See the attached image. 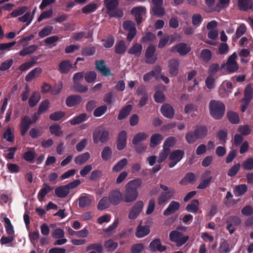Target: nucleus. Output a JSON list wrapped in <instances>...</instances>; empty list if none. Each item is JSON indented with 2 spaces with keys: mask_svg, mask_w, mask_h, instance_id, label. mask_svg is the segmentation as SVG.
Returning <instances> with one entry per match:
<instances>
[{
  "mask_svg": "<svg viewBox=\"0 0 253 253\" xmlns=\"http://www.w3.org/2000/svg\"><path fill=\"white\" fill-rule=\"evenodd\" d=\"M161 113L168 118H172L174 112L172 107L169 104H164L161 108Z\"/></svg>",
  "mask_w": 253,
  "mask_h": 253,
  "instance_id": "nucleus-25",
  "label": "nucleus"
},
{
  "mask_svg": "<svg viewBox=\"0 0 253 253\" xmlns=\"http://www.w3.org/2000/svg\"><path fill=\"white\" fill-rule=\"evenodd\" d=\"M227 117L229 121L232 124H237L239 122V115L235 112L231 111L227 112Z\"/></svg>",
  "mask_w": 253,
  "mask_h": 253,
  "instance_id": "nucleus-51",
  "label": "nucleus"
},
{
  "mask_svg": "<svg viewBox=\"0 0 253 253\" xmlns=\"http://www.w3.org/2000/svg\"><path fill=\"white\" fill-rule=\"evenodd\" d=\"M211 175V171H205L201 175L200 183L197 186V188L205 189L207 188L212 179V176Z\"/></svg>",
  "mask_w": 253,
  "mask_h": 253,
  "instance_id": "nucleus-7",
  "label": "nucleus"
},
{
  "mask_svg": "<svg viewBox=\"0 0 253 253\" xmlns=\"http://www.w3.org/2000/svg\"><path fill=\"white\" fill-rule=\"evenodd\" d=\"M53 27L51 26H47L43 28L39 33V36L41 38L45 37L53 33Z\"/></svg>",
  "mask_w": 253,
  "mask_h": 253,
  "instance_id": "nucleus-59",
  "label": "nucleus"
},
{
  "mask_svg": "<svg viewBox=\"0 0 253 253\" xmlns=\"http://www.w3.org/2000/svg\"><path fill=\"white\" fill-rule=\"evenodd\" d=\"M87 251L93 250L96 253H102L103 251V247L101 244L98 243H93L87 246L86 248Z\"/></svg>",
  "mask_w": 253,
  "mask_h": 253,
  "instance_id": "nucleus-40",
  "label": "nucleus"
},
{
  "mask_svg": "<svg viewBox=\"0 0 253 253\" xmlns=\"http://www.w3.org/2000/svg\"><path fill=\"white\" fill-rule=\"evenodd\" d=\"M82 100V98L79 95H73L67 97L66 104L67 106L71 107L80 104Z\"/></svg>",
  "mask_w": 253,
  "mask_h": 253,
  "instance_id": "nucleus-17",
  "label": "nucleus"
},
{
  "mask_svg": "<svg viewBox=\"0 0 253 253\" xmlns=\"http://www.w3.org/2000/svg\"><path fill=\"white\" fill-rule=\"evenodd\" d=\"M90 157V154L88 152H85L76 157L74 161L76 165L80 166L85 163Z\"/></svg>",
  "mask_w": 253,
  "mask_h": 253,
  "instance_id": "nucleus-29",
  "label": "nucleus"
},
{
  "mask_svg": "<svg viewBox=\"0 0 253 253\" xmlns=\"http://www.w3.org/2000/svg\"><path fill=\"white\" fill-rule=\"evenodd\" d=\"M238 6L240 10L246 11L252 8L253 2L252 0H238Z\"/></svg>",
  "mask_w": 253,
  "mask_h": 253,
  "instance_id": "nucleus-27",
  "label": "nucleus"
},
{
  "mask_svg": "<svg viewBox=\"0 0 253 253\" xmlns=\"http://www.w3.org/2000/svg\"><path fill=\"white\" fill-rule=\"evenodd\" d=\"M186 228L179 226L176 230L172 231L169 233V239L171 241L176 243L177 246L180 247L185 244L189 239L188 236H184L180 231H186Z\"/></svg>",
  "mask_w": 253,
  "mask_h": 253,
  "instance_id": "nucleus-3",
  "label": "nucleus"
},
{
  "mask_svg": "<svg viewBox=\"0 0 253 253\" xmlns=\"http://www.w3.org/2000/svg\"><path fill=\"white\" fill-rule=\"evenodd\" d=\"M142 50V46L139 43H135L128 49V53L135 56H139Z\"/></svg>",
  "mask_w": 253,
  "mask_h": 253,
  "instance_id": "nucleus-32",
  "label": "nucleus"
},
{
  "mask_svg": "<svg viewBox=\"0 0 253 253\" xmlns=\"http://www.w3.org/2000/svg\"><path fill=\"white\" fill-rule=\"evenodd\" d=\"M126 132L125 130L121 131L118 135L117 147L118 149L123 150L126 146Z\"/></svg>",
  "mask_w": 253,
  "mask_h": 253,
  "instance_id": "nucleus-15",
  "label": "nucleus"
},
{
  "mask_svg": "<svg viewBox=\"0 0 253 253\" xmlns=\"http://www.w3.org/2000/svg\"><path fill=\"white\" fill-rule=\"evenodd\" d=\"M109 132L103 126L96 128L93 133V140L95 144L99 142L105 143L109 139Z\"/></svg>",
  "mask_w": 253,
  "mask_h": 253,
  "instance_id": "nucleus-4",
  "label": "nucleus"
},
{
  "mask_svg": "<svg viewBox=\"0 0 253 253\" xmlns=\"http://www.w3.org/2000/svg\"><path fill=\"white\" fill-rule=\"evenodd\" d=\"M122 199H123V195L119 190L112 192L109 198L110 203L114 205L119 204Z\"/></svg>",
  "mask_w": 253,
  "mask_h": 253,
  "instance_id": "nucleus-23",
  "label": "nucleus"
},
{
  "mask_svg": "<svg viewBox=\"0 0 253 253\" xmlns=\"http://www.w3.org/2000/svg\"><path fill=\"white\" fill-rule=\"evenodd\" d=\"M152 9L153 14L158 17H161L165 14V9L161 6L154 5Z\"/></svg>",
  "mask_w": 253,
  "mask_h": 253,
  "instance_id": "nucleus-63",
  "label": "nucleus"
},
{
  "mask_svg": "<svg viewBox=\"0 0 253 253\" xmlns=\"http://www.w3.org/2000/svg\"><path fill=\"white\" fill-rule=\"evenodd\" d=\"M95 67L96 69L104 76L113 75L110 74V70L105 65V62L103 60H97L95 62Z\"/></svg>",
  "mask_w": 253,
  "mask_h": 253,
  "instance_id": "nucleus-13",
  "label": "nucleus"
},
{
  "mask_svg": "<svg viewBox=\"0 0 253 253\" xmlns=\"http://www.w3.org/2000/svg\"><path fill=\"white\" fill-rule=\"evenodd\" d=\"M3 220L6 224L5 227L7 234L8 235H13L14 231L10 219L7 217H4L3 218Z\"/></svg>",
  "mask_w": 253,
  "mask_h": 253,
  "instance_id": "nucleus-52",
  "label": "nucleus"
},
{
  "mask_svg": "<svg viewBox=\"0 0 253 253\" xmlns=\"http://www.w3.org/2000/svg\"><path fill=\"white\" fill-rule=\"evenodd\" d=\"M156 47L153 45H149L145 51L146 62L149 64H153L157 60V57L154 54Z\"/></svg>",
  "mask_w": 253,
  "mask_h": 253,
  "instance_id": "nucleus-11",
  "label": "nucleus"
},
{
  "mask_svg": "<svg viewBox=\"0 0 253 253\" xmlns=\"http://www.w3.org/2000/svg\"><path fill=\"white\" fill-rule=\"evenodd\" d=\"M119 0H104V4L108 11L114 10L118 5Z\"/></svg>",
  "mask_w": 253,
  "mask_h": 253,
  "instance_id": "nucleus-41",
  "label": "nucleus"
},
{
  "mask_svg": "<svg viewBox=\"0 0 253 253\" xmlns=\"http://www.w3.org/2000/svg\"><path fill=\"white\" fill-rule=\"evenodd\" d=\"M237 57V54L235 52L233 53L231 55L229 56L227 62L221 65V68H223L224 67H226L228 72H236L239 68L238 64L236 61Z\"/></svg>",
  "mask_w": 253,
  "mask_h": 253,
  "instance_id": "nucleus-5",
  "label": "nucleus"
},
{
  "mask_svg": "<svg viewBox=\"0 0 253 253\" xmlns=\"http://www.w3.org/2000/svg\"><path fill=\"white\" fill-rule=\"evenodd\" d=\"M38 48V46L36 45H31L28 47L24 48L20 51L19 55L22 56H25L27 55L34 53Z\"/></svg>",
  "mask_w": 253,
  "mask_h": 253,
  "instance_id": "nucleus-45",
  "label": "nucleus"
},
{
  "mask_svg": "<svg viewBox=\"0 0 253 253\" xmlns=\"http://www.w3.org/2000/svg\"><path fill=\"white\" fill-rule=\"evenodd\" d=\"M232 247L230 246L229 243L224 241L220 244L219 247V252L221 253H228L230 252Z\"/></svg>",
  "mask_w": 253,
  "mask_h": 253,
  "instance_id": "nucleus-53",
  "label": "nucleus"
},
{
  "mask_svg": "<svg viewBox=\"0 0 253 253\" xmlns=\"http://www.w3.org/2000/svg\"><path fill=\"white\" fill-rule=\"evenodd\" d=\"M123 27L128 33L127 36V40L129 42L131 41L137 33L135 23L130 20L126 21L124 22Z\"/></svg>",
  "mask_w": 253,
  "mask_h": 253,
  "instance_id": "nucleus-6",
  "label": "nucleus"
},
{
  "mask_svg": "<svg viewBox=\"0 0 253 253\" xmlns=\"http://www.w3.org/2000/svg\"><path fill=\"white\" fill-rule=\"evenodd\" d=\"M126 46L123 41L118 42L115 45V52L117 54H123L126 51Z\"/></svg>",
  "mask_w": 253,
  "mask_h": 253,
  "instance_id": "nucleus-50",
  "label": "nucleus"
},
{
  "mask_svg": "<svg viewBox=\"0 0 253 253\" xmlns=\"http://www.w3.org/2000/svg\"><path fill=\"white\" fill-rule=\"evenodd\" d=\"M142 184V181L140 178H135L128 181L125 185V190L122 195L123 201L127 203L134 202L138 197L137 189Z\"/></svg>",
  "mask_w": 253,
  "mask_h": 253,
  "instance_id": "nucleus-1",
  "label": "nucleus"
},
{
  "mask_svg": "<svg viewBox=\"0 0 253 253\" xmlns=\"http://www.w3.org/2000/svg\"><path fill=\"white\" fill-rule=\"evenodd\" d=\"M41 96L39 92H35L33 93L29 100V105L31 107H34L39 102Z\"/></svg>",
  "mask_w": 253,
  "mask_h": 253,
  "instance_id": "nucleus-42",
  "label": "nucleus"
},
{
  "mask_svg": "<svg viewBox=\"0 0 253 253\" xmlns=\"http://www.w3.org/2000/svg\"><path fill=\"white\" fill-rule=\"evenodd\" d=\"M70 193V191L66 185L60 186L55 189V194L57 197L61 198L66 197Z\"/></svg>",
  "mask_w": 253,
  "mask_h": 253,
  "instance_id": "nucleus-28",
  "label": "nucleus"
},
{
  "mask_svg": "<svg viewBox=\"0 0 253 253\" xmlns=\"http://www.w3.org/2000/svg\"><path fill=\"white\" fill-rule=\"evenodd\" d=\"M127 160L126 158H124L119 161L112 168V170L114 172H119L127 165Z\"/></svg>",
  "mask_w": 253,
  "mask_h": 253,
  "instance_id": "nucleus-44",
  "label": "nucleus"
},
{
  "mask_svg": "<svg viewBox=\"0 0 253 253\" xmlns=\"http://www.w3.org/2000/svg\"><path fill=\"white\" fill-rule=\"evenodd\" d=\"M212 53L208 49H203L200 54V58L205 62H209L211 58Z\"/></svg>",
  "mask_w": 253,
  "mask_h": 253,
  "instance_id": "nucleus-49",
  "label": "nucleus"
},
{
  "mask_svg": "<svg viewBox=\"0 0 253 253\" xmlns=\"http://www.w3.org/2000/svg\"><path fill=\"white\" fill-rule=\"evenodd\" d=\"M211 115L215 119H221L224 114L225 107L220 101L211 100L209 103Z\"/></svg>",
  "mask_w": 253,
  "mask_h": 253,
  "instance_id": "nucleus-2",
  "label": "nucleus"
},
{
  "mask_svg": "<svg viewBox=\"0 0 253 253\" xmlns=\"http://www.w3.org/2000/svg\"><path fill=\"white\" fill-rule=\"evenodd\" d=\"M242 167L245 170H251L253 169V157H250L244 161Z\"/></svg>",
  "mask_w": 253,
  "mask_h": 253,
  "instance_id": "nucleus-47",
  "label": "nucleus"
},
{
  "mask_svg": "<svg viewBox=\"0 0 253 253\" xmlns=\"http://www.w3.org/2000/svg\"><path fill=\"white\" fill-rule=\"evenodd\" d=\"M183 155L184 152L180 150L172 151L169 156V159L170 160L169 164V167L171 168L175 166L181 160Z\"/></svg>",
  "mask_w": 253,
  "mask_h": 253,
  "instance_id": "nucleus-9",
  "label": "nucleus"
},
{
  "mask_svg": "<svg viewBox=\"0 0 253 253\" xmlns=\"http://www.w3.org/2000/svg\"><path fill=\"white\" fill-rule=\"evenodd\" d=\"M51 190V187L46 183H43V187L40 190L38 194V199L42 201L45 195Z\"/></svg>",
  "mask_w": 253,
  "mask_h": 253,
  "instance_id": "nucleus-36",
  "label": "nucleus"
},
{
  "mask_svg": "<svg viewBox=\"0 0 253 253\" xmlns=\"http://www.w3.org/2000/svg\"><path fill=\"white\" fill-rule=\"evenodd\" d=\"M199 202L198 200H193L191 204L187 205L186 210L191 212L196 213L199 210Z\"/></svg>",
  "mask_w": 253,
  "mask_h": 253,
  "instance_id": "nucleus-39",
  "label": "nucleus"
},
{
  "mask_svg": "<svg viewBox=\"0 0 253 253\" xmlns=\"http://www.w3.org/2000/svg\"><path fill=\"white\" fill-rule=\"evenodd\" d=\"M191 50L189 46L185 43H180L171 48V52H177L181 55L187 54Z\"/></svg>",
  "mask_w": 253,
  "mask_h": 253,
  "instance_id": "nucleus-12",
  "label": "nucleus"
},
{
  "mask_svg": "<svg viewBox=\"0 0 253 253\" xmlns=\"http://www.w3.org/2000/svg\"><path fill=\"white\" fill-rule=\"evenodd\" d=\"M179 208L180 204L178 202L172 201L170 202L167 209L164 211V215L166 216L169 215L178 211Z\"/></svg>",
  "mask_w": 253,
  "mask_h": 253,
  "instance_id": "nucleus-19",
  "label": "nucleus"
},
{
  "mask_svg": "<svg viewBox=\"0 0 253 253\" xmlns=\"http://www.w3.org/2000/svg\"><path fill=\"white\" fill-rule=\"evenodd\" d=\"M185 138L189 144L193 143L199 139L194 130L187 132L186 134Z\"/></svg>",
  "mask_w": 253,
  "mask_h": 253,
  "instance_id": "nucleus-55",
  "label": "nucleus"
},
{
  "mask_svg": "<svg viewBox=\"0 0 253 253\" xmlns=\"http://www.w3.org/2000/svg\"><path fill=\"white\" fill-rule=\"evenodd\" d=\"M244 97L241 101L250 102L253 97V87L250 84H248L244 89Z\"/></svg>",
  "mask_w": 253,
  "mask_h": 253,
  "instance_id": "nucleus-30",
  "label": "nucleus"
},
{
  "mask_svg": "<svg viewBox=\"0 0 253 253\" xmlns=\"http://www.w3.org/2000/svg\"><path fill=\"white\" fill-rule=\"evenodd\" d=\"M104 246L108 251L112 252L117 248L118 243L109 239L105 242Z\"/></svg>",
  "mask_w": 253,
  "mask_h": 253,
  "instance_id": "nucleus-61",
  "label": "nucleus"
},
{
  "mask_svg": "<svg viewBox=\"0 0 253 253\" xmlns=\"http://www.w3.org/2000/svg\"><path fill=\"white\" fill-rule=\"evenodd\" d=\"M143 203L138 201L132 206L128 213V218L130 219H134L137 218L142 210Z\"/></svg>",
  "mask_w": 253,
  "mask_h": 253,
  "instance_id": "nucleus-10",
  "label": "nucleus"
},
{
  "mask_svg": "<svg viewBox=\"0 0 253 253\" xmlns=\"http://www.w3.org/2000/svg\"><path fill=\"white\" fill-rule=\"evenodd\" d=\"M107 110V107L104 105L96 108L94 112L93 115L96 117H99L104 114Z\"/></svg>",
  "mask_w": 253,
  "mask_h": 253,
  "instance_id": "nucleus-57",
  "label": "nucleus"
},
{
  "mask_svg": "<svg viewBox=\"0 0 253 253\" xmlns=\"http://www.w3.org/2000/svg\"><path fill=\"white\" fill-rule=\"evenodd\" d=\"M97 6L96 3H91L82 8V11L83 13L88 14L94 12L97 8Z\"/></svg>",
  "mask_w": 253,
  "mask_h": 253,
  "instance_id": "nucleus-56",
  "label": "nucleus"
},
{
  "mask_svg": "<svg viewBox=\"0 0 253 253\" xmlns=\"http://www.w3.org/2000/svg\"><path fill=\"white\" fill-rule=\"evenodd\" d=\"M179 62L178 60L173 59L169 63V73L172 76H175L178 73V66Z\"/></svg>",
  "mask_w": 253,
  "mask_h": 253,
  "instance_id": "nucleus-24",
  "label": "nucleus"
},
{
  "mask_svg": "<svg viewBox=\"0 0 253 253\" xmlns=\"http://www.w3.org/2000/svg\"><path fill=\"white\" fill-rule=\"evenodd\" d=\"M32 123L31 119L28 116H24L22 119L20 124V132L22 135H24L26 133Z\"/></svg>",
  "mask_w": 253,
  "mask_h": 253,
  "instance_id": "nucleus-16",
  "label": "nucleus"
},
{
  "mask_svg": "<svg viewBox=\"0 0 253 253\" xmlns=\"http://www.w3.org/2000/svg\"><path fill=\"white\" fill-rule=\"evenodd\" d=\"M42 69L37 67L31 71L26 76L25 80L31 82L33 79L38 77L42 73Z\"/></svg>",
  "mask_w": 253,
  "mask_h": 253,
  "instance_id": "nucleus-31",
  "label": "nucleus"
},
{
  "mask_svg": "<svg viewBox=\"0 0 253 253\" xmlns=\"http://www.w3.org/2000/svg\"><path fill=\"white\" fill-rule=\"evenodd\" d=\"M150 233V229L147 226H138L136 229L135 235L138 238H142Z\"/></svg>",
  "mask_w": 253,
  "mask_h": 253,
  "instance_id": "nucleus-35",
  "label": "nucleus"
},
{
  "mask_svg": "<svg viewBox=\"0 0 253 253\" xmlns=\"http://www.w3.org/2000/svg\"><path fill=\"white\" fill-rule=\"evenodd\" d=\"M148 137L147 134L145 132H139L134 135L132 140L133 144L136 145L139 142L146 139Z\"/></svg>",
  "mask_w": 253,
  "mask_h": 253,
  "instance_id": "nucleus-43",
  "label": "nucleus"
},
{
  "mask_svg": "<svg viewBox=\"0 0 253 253\" xmlns=\"http://www.w3.org/2000/svg\"><path fill=\"white\" fill-rule=\"evenodd\" d=\"M198 139L205 137L208 133L207 128L205 126H200L194 130Z\"/></svg>",
  "mask_w": 253,
  "mask_h": 253,
  "instance_id": "nucleus-54",
  "label": "nucleus"
},
{
  "mask_svg": "<svg viewBox=\"0 0 253 253\" xmlns=\"http://www.w3.org/2000/svg\"><path fill=\"white\" fill-rule=\"evenodd\" d=\"M36 60L37 59L33 58L31 61L27 62L21 64L19 67V70L21 71H25L28 70L34 66L36 63Z\"/></svg>",
  "mask_w": 253,
  "mask_h": 253,
  "instance_id": "nucleus-60",
  "label": "nucleus"
},
{
  "mask_svg": "<svg viewBox=\"0 0 253 253\" xmlns=\"http://www.w3.org/2000/svg\"><path fill=\"white\" fill-rule=\"evenodd\" d=\"M88 119V116L86 113H82L70 121V123L72 125L79 124Z\"/></svg>",
  "mask_w": 253,
  "mask_h": 253,
  "instance_id": "nucleus-37",
  "label": "nucleus"
},
{
  "mask_svg": "<svg viewBox=\"0 0 253 253\" xmlns=\"http://www.w3.org/2000/svg\"><path fill=\"white\" fill-rule=\"evenodd\" d=\"M232 88V84L229 82H224L219 89V94L221 97H224L228 95L229 92H231Z\"/></svg>",
  "mask_w": 253,
  "mask_h": 253,
  "instance_id": "nucleus-22",
  "label": "nucleus"
},
{
  "mask_svg": "<svg viewBox=\"0 0 253 253\" xmlns=\"http://www.w3.org/2000/svg\"><path fill=\"white\" fill-rule=\"evenodd\" d=\"M174 193L175 190L172 188L170 189V190L168 192H164L162 193L158 198V204L159 205L164 204L167 201L170 199Z\"/></svg>",
  "mask_w": 253,
  "mask_h": 253,
  "instance_id": "nucleus-21",
  "label": "nucleus"
},
{
  "mask_svg": "<svg viewBox=\"0 0 253 253\" xmlns=\"http://www.w3.org/2000/svg\"><path fill=\"white\" fill-rule=\"evenodd\" d=\"M196 180L195 174L192 172H189L186 174L185 176L180 180V184L181 185H187L189 183H193Z\"/></svg>",
  "mask_w": 253,
  "mask_h": 253,
  "instance_id": "nucleus-33",
  "label": "nucleus"
},
{
  "mask_svg": "<svg viewBox=\"0 0 253 253\" xmlns=\"http://www.w3.org/2000/svg\"><path fill=\"white\" fill-rule=\"evenodd\" d=\"M79 206L81 208H86L90 207L93 201L91 196H84L80 197L79 199Z\"/></svg>",
  "mask_w": 253,
  "mask_h": 253,
  "instance_id": "nucleus-20",
  "label": "nucleus"
},
{
  "mask_svg": "<svg viewBox=\"0 0 253 253\" xmlns=\"http://www.w3.org/2000/svg\"><path fill=\"white\" fill-rule=\"evenodd\" d=\"M132 106L131 105H127L120 111L118 119L121 120L126 118L130 114Z\"/></svg>",
  "mask_w": 253,
  "mask_h": 253,
  "instance_id": "nucleus-38",
  "label": "nucleus"
},
{
  "mask_svg": "<svg viewBox=\"0 0 253 253\" xmlns=\"http://www.w3.org/2000/svg\"><path fill=\"white\" fill-rule=\"evenodd\" d=\"M247 190L246 184H241L235 187L234 192L236 196H239L244 194Z\"/></svg>",
  "mask_w": 253,
  "mask_h": 253,
  "instance_id": "nucleus-58",
  "label": "nucleus"
},
{
  "mask_svg": "<svg viewBox=\"0 0 253 253\" xmlns=\"http://www.w3.org/2000/svg\"><path fill=\"white\" fill-rule=\"evenodd\" d=\"M143 244L138 243L133 245L130 249V253H140L144 250Z\"/></svg>",
  "mask_w": 253,
  "mask_h": 253,
  "instance_id": "nucleus-64",
  "label": "nucleus"
},
{
  "mask_svg": "<svg viewBox=\"0 0 253 253\" xmlns=\"http://www.w3.org/2000/svg\"><path fill=\"white\" fill-rule=\"evenodd\" d=\"M110 202L108 198L105 197L102 198L99 202L97 208L99 210H103L108 208L110 205Z\"/></svg>",
  "mask_w": 253,
  "mask_h": 253,
  "instance_id": "nucleus-46",
  "label": "nucleus"
},
{
  "mask_svg": "<svg viewBox=\"0 0 253 253\" xmlns=\"http://www.w3.org/2000/svg\"><path fill=\"white\" fill-rule=\"evenodd\" d=\"M112 151L110 147H105L101 152V158L104 161L109 160L112 156Z\"/></svg>",
  "mask_w": 253,
  "mask_h": 253,
  "instance_id": "nucleus-48",
  "label": "nucleus"
},
{
  "mask_svg": "<svg viewBox=\"0 0 253 253\" xmlns=\"http://www.w3.org/2000/svg\"><path fill=\"white\" fill-rule=\"evenodd\" d=\"M137 93L138 95L141 96L138 105L139 107H142L146 104L148 99V95L143 87L138 88Z\"/></svg>",
  "mask_w": 253,
  "mask_h": 253,
  "instance_id": "nucleus-18",
  "label": "nucleus"
},
{
  "mask_svg": "<svg viewBox=\"0 0 253 253\" xmlns=\"http://www.w3.org/2000/svg\"><path fill=\"white\" fill-rule=\"evenodd\" d=\"M49 130L52 134H54L57 136H60L62 134V131L61 130V127L58 125H51L49 127Z\"/></svg>",
  "mask_w": 253,
  "mask_h": 253,
  "instance_id": "nucleus-62",
  "label": "nucleus"
},
{
  "mask_svg": "<svg viewBox=\"0 0 253 253\" xmlns=\"http://www.w3.org/2000/svg\"><path fill=\"white\" fill-rule=\"evenodd\" d=\"M164 136L160 133H155L152 135L150 138V145L151 147H154L159 144L163 139Z\"/></svg>",
  "mask_w": 253,
  "mask_h": 253,
  "instance_id": "nucleus-34",
  "label": "nucleus"
},
{
  "mask_svg": "<svg viewBox=\"0 0 253 253\" xmlns=\"http://www.w3.org/2000/svg\"><path fill=\"white\" fill-rule=\"evenodd\" d=\"M241 219L237 216H230L226 218V229L230 234H232L235 230V227L240 224Z\"/></svg>",
  "mask_w": 253,
  "mask_h": 253,
  "instance_id": "nucleus-8",
  "label": "nucleus"
},
{
  "mask_svg": "<svg viewBox=\"0 0 253 253\" xmlns=\"http://www.w3.org/2000/svg\"><path fill=\"white\" fill-rule=\"evenodd\" d=\"M72 68L73 65L70 60L62 61L59 64V70L63 74H67Z\"/></svg>",
  "mask_w": 253,
  "mask_h": 253,
  "instance_id": "nucleus-26",
  "label": "nucleus"
},
{
  "mask_svg": "<svg viewBox=\"0 0 253 253\" xmlns=\"http://www.w3.org/2000/svg\"><path fill=\"white\" fill-rule=\"evenodd\" d=\"M149 249L151 252L159 251L164 252L166 249V247L162 246L160 239H156L153 240L149 245Z\"/></svg>",
  "mask_w": 253,
  "mask_h": 253,
  "instance_id": "nucleus-14",
  "label": "nucleus"
}]
</instances>
